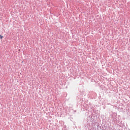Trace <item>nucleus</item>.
Returning a JSON list of instances; mask_svg holds the SVG:
<instances>
[{"mask_svg":"<svg viewBox=\"0 0 130 130\" xmlns=\"http://www.w3.org/2000/svg\"><path fill=\"white\" fill-rule=\"evenodd\" d=\"M3 36L0 35V39H3Z\"/></svg>","mask_w":130,"mask_h":130,"instance_id":"1","label":"nucleus"}]
</instances>
